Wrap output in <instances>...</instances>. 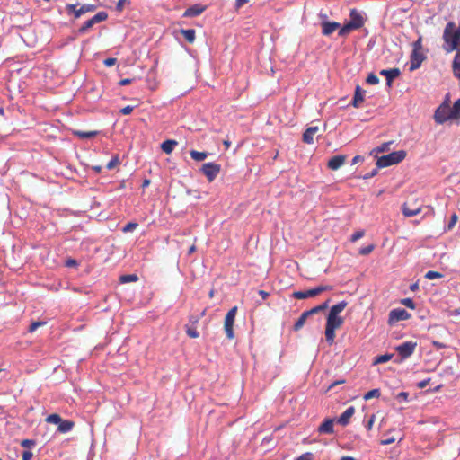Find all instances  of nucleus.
Here are the masks:
<instances>
[{
  "mask_svg": "<svg viewBox=\"0 0 460 460\" xmlns=\"http://www.w3.org/2000/svg\"><path fill=\"white\" fill-rule=\"evenodd\" d=\"M443 49L447 53L457 49L460 46V27L454 22H447L443 31Z\"/></svg>",
  "mask_w": 460,
  "mask_h": 460,
  "instance_id": "obj_1",
  "label": "nucleus"
},
{
  "mask_svg": "<svg viewBox=\"0 0 460 460\" xmlns=\"http://www.w3.org/2000/svg\"><path fill=\"white\" fill-rule=\"evenodd\" d=\"M406 157L404 150L394 151L379 157L376 161L377 168H384L393 164H399Z\"/></svg>",
  "mask_w": 460,
  "mask_h": 460,
  "instance_id": "obj_2",
  "label": "nucleus"
},
{
  "mask_svg": "<svg viewBox=\"0 0 460 460\" xmlns=\"http://www.w3.org/2000/svg\"><path fill=\"white\" fill-rule=\"evenodd\" d=\"M236 313H237V306H234L227 312V314L225 317L224 329H225L226 337L229 340H232L234 337V319L236 316Z\"/></svg>",
  "mask_w": 460,
  "mask_h": 460,
  "instance_id": "obj_3",
  "label": "nucleus"
},
{
  "mask_svg": "<svg viewBox=\"0 0 460 460\" xmlns=\"http://www.w3.org/2000/svg\"><path fill=\"white\" fill-rule=\"evenodd\" d=\"M220 170V164L212 162L204 164L200 168L201 172L207 177L209 182H212L217 178Z\"/></svg>",
  "mask_w": 460,
  "mask_h": 460,
  "instance_id": "obj_4",
  "label": "nucleus"
},
{
  "mask_svg": "<svg viewBox=\"0 0 460 460\" xmlns=\"http://www.w3.org/2000/svg\"><path fill=\"white\" fill-rule=\"evenodd\" d=\"M417 347V342L415 341H405L397 347H395V350L398 352L399 356L401 357L402 360H404L408 358H410L413 352L415 351Z\"/></svg>",
  "mask_w": 460,
  "mask_h": 460,
  "instance_id": "obj_5",
  "label": "nucleus"
},
{
  "mask_svg": "<svg viewBox=\"0 0 460 460\" xmlns=\"http://www.w3.org/2000/svg\"><path fill=\"white\" fill-rule=\"evenodd\" d=\"M434 119L438 124H443L447 120L453 119L449 106L446 103L441 104L435 111Z\"/></svg>",
  "mask_w": 460,
  "mask_h": 460,
  "instance_id": "obj_6",
  "label": "nucleus"
},
{
  "mask_svg": "<svg viewBox=\"0 0 460 460\" xmlns=\"http://www.w3.org/2000/svg\"><path fill=\"white\" fill-rule=\"evenodd\" d=\"M108 18V14L105 12H99L93 17L86 21L84 25L78 30L79 33L84 34L94 24L102 22Z\"/></svg>",
  "mask_w": 460,
  "mask_h": 460,
  "instance_id": "obj_7",
  "label": "nucleus"
},
{
  "mask_svg": "<svg viewBox=\"0 0 460 460\" xmlns=\"http://www.w3.org/2000/svg\"><path fill=\"white\" fill-rule=\"evenodd\" d=\"M96 9L94 4H84L80 8H77L76 4H69L66 5V10L68 13H73L75 19H78L81 15L93 12Z\"/></svg>",
  "mask_w": 460,
  "mask_h": 460,
  "instance_id": "obj_8",
  "label": "nucleus"
},
{
  "mask_svg": "<svg viewBox=\"0 0 460 460\" xmlns=\"http://www.w3.org/2000/svg\"><path fill=\"white\" fill-rule=\"evenodd\" d=\"M411 317V314L402 308L393 309L389 313L388 323L393 324L399 321L408 320Z\"/></svg>",
  "mask_w": 460,
  "mask_h": 460,
  "instance_id": "obj_9",
  "label": "nucleus"
},
{
  "mask_svg": "<svg viewBox=\"0 0 460 460\" xmlns=\"http://www.w3.org/2000/svg\"><path fill=\"white\" fill-rule=\"evenodd\" d=\"M349 18L350 20L348 23L351 25V28L353 30H358L363 27L365 23V19L358 11H357L356 9H351L349 13Z\"/></svg>",
  "mask_w": 460,
  "mask_h": 460,
  "instance_id": "obj_10",
  "label": "nucleus"
},
{
  "mask_svg": "<svg viewBox=\"0 0 460 460\" xmlns=\"http://www.w3.org/2000/svg\"><path fill=\"white\" fill-rule=\"evenodd\" d=\"M346 158L343 155H334L328 161L327 166L331 170H338L345 164Z\"/></svg>",
  "mask_w": 460,
  "mask_h": 460,
  "instance_id": "obj_11",
  "label": "nucleus"
},
{
  "mask_svg": "<svg viewBox=\"0 0 460 460\" xmlns=\"http://www.w3.org/2000/svg\"><path fill=\"white\" fill-rule=\"evenodd\" d=\"M401 72L399 68L384 69L381 70L380 75L385 76L386 84L388 86L392 85L394 79L400 75Z\"/></svg>",
  "mask_w": 460,
  "mask_h": 460,
  "instance_id": "obj_12",
  "label": "nucleus"
},
{
  "mask_svg": "<svg viewBox=\"0 0 460 460\" xmlns=\"http://www.w3.org/2000/svg\"><path fill=\"white\" fill-rule=\"evenodd\" d=\"M334 420L332 419H326L319 427L318 432L321 434H332L334 433Z\"/></svg>",
  "mask_w": 460,
  "mask_h": 460,
  "instance_id": "obj_13",
  "label": "nucleus"
},
{
  "mask_svg": "<svg viewBox=\"0 0 460 460\" xmlns=\"http://www.w3.org/2000/svg\"><path fill=\"white\" fill-rule=\"evenodd\" d=\"M341 24L336 22H323L322 23L323 34L325 36L331 35L334 31L339 29Z\"/></svg>",
  "mask_w": 460,
  "mask_h": 460,
  "instance_id": "obj_14",
  "label": "nucleus"
},
{
  "mask_svg": "<svg viewBox=\"0 0 460 460\" xmlns=\"http://www.w3.org/2000/svg\"><path fill=\"white\" fill-rule=\"evenodd\" d=\"M205 9H206L205 6H202L201 4H194L185 10L183 16L184 17H195V16L201 14L205 11Z\"/></svg>",
  "mask_w": 460,
  "mask_h": 460,
  "instance_id": "obj_15",
  "label": "nucleus"
},
{
  "mask_svg": "<svg viewBox=\"0 0 460 460\" xmlns=\"http://www.w3.org/2000/svg\"><path fill=\"white\" fill-rule=\"evenodd\" d=\"M355 413V408L353 406H350L345 410V411L339 417L338 423H340L342 426H346L349 422V419L353 416Z\"/></svg>",
  "mask_w": 460,
  "mask_h": 460,
  "instance_id": "obj_16",
  "label": "nucleus"
},
{
  "mask_svg": "<svg viewBox=\"0 0 460 460\" xmlns=\"http://www.w3.org/2000/svg\"><path fill=\"white\" fill-rule=\"evenodd\" d=\"M364 95L365 91L359 85H357L351 104L355 108H358L360 104L364 102Z\"/></svg>",
  "mask_w": 460,
  "mask_h": 460,
  "instance_id": "obj_17",
  "label": "nucleus"
},
{
  "mask_svg": "<svg viewBox=\"0 0 460 460\" xmlns=\"http://www.w3.org/2000/svg\"><path fill=\"white\" fill-rule=\"evenodd\" d=\"M318 130L319 128L317 126L309 127L303 134V141L306 144H312Z\"/></svg>",
  "mask_w": 460,
  "mask_h": 460,
  "instance_id": "obj_18",
  "label": "nucleus"
},
{
  "mask_svg": "<svg viewBox=\"0 0 460 460\" xmlns=\"http://www.w3.org/2000/svg\"><path fill=\"white\" fill-rule=\"evenodd\" d=\"M343 324V319L339 314H328L326 325L340 328Z\"/></svg>",
  "mask_w": 460,
  "mask_h": 460,
  "instance_id": "obj_19",
  "label": "nucleus"
},
{
  "mask_svg": "<svg viewBox=\"0 0 460 460\" xmlns=\"http://www.w3.org/2000/svg\"><path fill=\"white\" fill-rule=\"evenodd\" d=\"M75 426V422L69 420H61L58 427V431L60 433L69 432Z\"/></svg>",
  "mask_w": 460,
  "mask_h": 460,
  "instance_id": "obj_20",
  "label": "nucleus"
},
{
  "mask_svg": "<svg viewBox=\"0 0 460 460\" xmlns=\"http://www.w3.org/2000/svg\"><path fill=\"white\" fill-rule=\"evenodd\" d=\"M402 214L405 217H413V216H416V215L420 214L421 212V208L420 207H417V208H411L409 207L408 203H404L402 205Z\"/></svg>",
  "mask_w": 460,
  "mask_h": 460,
  "instance_id": "obj_21",
  "label": "nucleus"
},
{
  "mask_svg": "<svg viewBox=\"0 0 460 460\" xmlns=\"http://www.w3.org/2000/svg\"><path fill=\"white\" fill-rule=\"evenodd\" d=\"M178 145L176 140L168 139L161 144V149L167 155L171 154L174 147Z\"/></svg>",
  "mask_w": 460,
  "mask_h": 460,
  "instance_id": "obj_22",
  "label": "nucleus"
},
{
  "mask_svg": "<svg viewBox=\"0 0 460 460\" xmlns=\"http://www.w3.org/2000/svg\"><path fill=\"white\" fill-rule=\"evenodd\" d=\"M453 73L456 77L460 79V49H457V52L455 56L452 64Z\"/></svg>",
  "mask_w": 460,
  "mask_h": 460,
  "instance_id": "obj_23",
  "label": "nucleus"
},
{
  "mask_svg": "<svg viewBox=\"0 0 460 460\" xmlns=\"http://www.w3.org/2000/svg\"><path fill=\"white\" fill-rule=\"evenodd\" d=\"M315 296L316 295H315L314 288L306 290V291H296L293 293V296L296 299H305V298L313 297Z\"/></svg>",
  "mask_w": 460,
  "mask_h": 460,
  "instance_id": "obj_24",
  "label": "nucleus"
},
{
  "mask_svg": "<svg viewBox=\"0 0 460 460\" xmlns=\"http://www.w3.org/2000/svg\"><path fill=\"white\" fill-rule=\"evenodd\" d=\"M336 329H337L336 327H332V326H329V325L325 326V338H326V341L329 343V345H332L334 343Z\"/></svg>",
  "mask_w": 460,
  "mask_h": 460,
  "instance_id": "obj_25",
  "label": "nucleus"
},
{
  "mask_svg": "<svg viewBox=\"0 0 460 460\" xmlns=\"http://www.w3.org/2000/svg\"><path fill=\"white\" fill-rule=\"evenodd\" d=\"M74 135L78 137L81 139L92 138L97 136L98 131H83V130H75Z\"/></svg>",
  "mask_w": 460,
  "mask_h": 460,
  "instance_id": "obj_26",
  "label": "nucleus"
},
{
  "mask_svg": "<svg viewBox=\"0 0 460 460\" xmlns=\"http://www.w3.org/2000/svg\"><path fill=\"white\" fill-rule=\"evenodd\" d=\"M449 111L453 119H460V99L454 102L452 108L449 107Z\"/></svg>",
  "mask_w": 460,
  "mask_h": 460,
  "instance_id": "obj_27",
  "label": "nucleus"
},
{
  "mask_svg": "<svg viewBox=\"0 0 460 460\" xmlns=\"http://www.w3.org/2000/svg\"><path fill=\"white\" fill-rule=\"evenodd\" d=\"M181 33L183 35L185 40L189 43H192L195 40L196 31L193 29H182L181 30Z\"/></svg>",
  "mask_w": 460,
  "mask_h": 460,
  "instance_id": "obj_28",
  "label": "nucleus"
},
{
  "mask_svg": "<svg viewBox=\"0 0 460 460\" xmlns=\"http://www.w3.org/2000/svg\"><path fill=\"white\" fill-rule=\"evenodd\" d=\"M411 58H412V61H411L410 69L412 71V70L419 68V66H420V63L424 59V57L421 53H420V51H418L417 57H413L411 55Z\"/></svg>",
  "mask_w": 460,
  "mask_h": 460,
  "instance_id": "obj_29",
  "label": "nucleus"
},
{
  "mask_svg": "<svg viewBox=\"0 0 460 460\" xmlns=\"http://www.w3.org/2000/svg\"><path fill=\"white\" fill-rule=\"evenodd\" d=\"M348 303L346 301H341L340 303L332 305L330 309L331 314H339L341 313L347 306Z\"/></svg>",
  "mask_w": 460,
  "mask_h": 460,
  "instance_id": "obj_30",
  "label": "nucleus"
},
{
  "mask_svg": "<svg viewBox=\"0 0 460 460\" xmlns=\"http://www.w3.org/2000/svg\"><path fill=\"white\" fill-rule=\"evenodd\" d=\"M190 155L193 160L198 161V162H201L208 157L207 152H199V151H196V150H191L190 152Z\"/></svg>",
  "mask_w": 460,
  "mask_h": 460,
  "instance_id": "obj_31",
  "label": "nucleus"
},
{
  "mask_svg": "<svg viewBox=\"0 0 460 460\" xmlns=\"http://www.w3.org/2000/svg\"><path fill=\"white\" fill-rule=\"evenodd\" d=\"M309 316L306 314L305 312L302 313L300 317L297 319V321L294 324V331H296V332L299 331L305 325L306 319Z\"/></svg>",
  "mask_w": 460,
  "mask_h": 460,
  "instance_id": "obj_32",
  "label": "nucleus"
},
{
  "mask_svg": "<svg viewBox=\"0 0 460 460\" xmlns=\"http://www.w3.org/2000/svg\"><path fill=\"white\" fill-rule=\"evenodd\" d=\"M138 280V277L136 274L121 275L119 277L120 283L136 282Z\"/></svg>",
  "mask_w": 460,
  "mask_h": 460,
  "instance_id": "obj_33",
  "label": "nucleus"
},
{
  "mask_svg": "<svg viewBox=\"0 0 460 460\" xmlns=\"http://www.w3.org/2000/svg\"><path fill=\"white\" fill-rule=\"evenodd\" d=\"M381 395V392L379 389H372L364 394L363 398L365 401L370 400L372 398H379Z\"/></svg>",
  "mask_w": 460,
  "mask_h": 460,
  "instance_id": "obj_34",
  "label": "nucleus"
},
{
  "mask_svg": "<svg viewBox=\"0 0 460 460\" xmlns=\"http://www.w3.org/2000/svg\"><path fill=\"white\" fill-rule=\"evenodd\" d=\"M392 354H384L375 358L374 364H383L389 361L392 358Z\"/></svg>",
  "mask_w": 460,
  "mask_h": 460,
  "instance_id": "obj_35",
  "label": "nucleus"
},
{
  "mask_svg": "<svg viewBox=\"0 0 460 460\" xmlns=\"http://www.w3.org/2000/svg\"><path fill=\"white\" fill-rule=\"evenodd\" d=\"M120 164V160L118 155L112 156L111 161L106 164L108 170H112Z\"/></svg>",
  "mask_w": 460,
  "mask_h": 460,
  "instance_id": "obj_36",
  "label": "nucleus"
},
{
  "mask_svg": "<svg viewBox=\"0 0 460 460\" xmlns=\"http://www.w3.org/2000/svg\"><path fill=\"white\" fill-rule=\"evenodd\" d=\"M352 31H354L352 28H351V25H349L348 22L346 24H344L342 27H340V31H339V36L341 37H345L347 36L348 34H349Z\"/></svg>",
  "mask_w": 460,
  "mask_h": 460,
  "instance_id": "obj_37",
  "label": "nucleus"
},
{
  "mask_svg": "<svg viewBox=\"0 0 460 460\" xmlns=\"http://www.w3.org/2000/svg\"><path fill=\"white\" fill-rule=\"evenodd\" d=\"M61 420H62V418L60 417V415H58L57 413L50 414L46 418V421L48 423H52V424H57V425H59V422L61 421Z\"/></svg>",
  "mask_w": 460,
  "mask_h": 460,
  "instance_id": "obj_38",
  "label": "nucleus"
},
{
  "mask_svg": "<svg viewBox=\"0 0 460 460\" xmlns=\"http://www.w3.org/2000/svg\"><path fill=\"white\" fill-rule=\"evenodd\" d=\"M46 324V322H43V321H37V322H32L29 328H28V332H35L39 327H41V326H44Z\"/></svg>",
  "mask_w": 460,
  "mask_h": 460,
  "instance_id": "obj_39",
  "label": "nucleus"
},
{
  "mask_svg": "<svg viewBox=\"0 0 460 460\" xmlns=\"http://www.w3.org/2000/svg\"><path fill=\"white\" fill-rule=\"evenodd\" d=\"M315 295L318 296L322 292L332 290V287L329 285H321L314 288Z\"/></svg>",
  "mask_w": 460,
  "mask_h": 460,
  "instance_id": "obj_40",
  "label": "nucleus"
},
{
  "mask_svg": "<svg viewBox=\"0 0 460 460\" xmlns=\"http://www.w3.org/2000/svg\"><path fill=\"white\" fill-rule=\"evenodd\" d=\"M315 295L318 296L322 292L332 290V287L329 285H321L314 288Z\"/></svg>",
  "mask_w": 460,
  "mask_h": 460,
  "instance_id": "obj_41",
  "label": "nucleus"
},
{
  "mask_svg": "<svg viewBox=\"0 0 460 460\" xmlns=\"http://www.w3.org/2000/svg\"><path fill=\"white\" fill-rule=\"evenodd\" d=\"M442 277H443V275L440 272L434 271V270H429L425 274V278L428 279H439Z\"/></svg>",
  "mask_w": 460,
  "mask_h": 460,
  "instance_id": "obj_42",
  "label": "nucleus"
},
{
  "mask_svg": "<svg viewBox=\"0 0 460 460\" xmlns=\"http://www.w3.org/2000/svg\"><path fill=\"white\" fill-rule=\"evenodd\" d=\"M137 226H138L137 223L128 222V224H126L124 226V227L122 228V231L124 233L131 232V231L135 230L137 227Z\"/></svg>",
  "mask_w": 460,
  "mask_h": 460,
  "instance_id": "obj_43",
  "label": "nucleus"
},
{
  "mask_svg": "<svg viewBox=\"0 0 460 460\" xmlns=\"http://www.w3.org/2000/svg\"><path fill=\"white\" fill-rule=\"evenodd\" d=\"M422 48L421 45V37H420L414 43H413V52L412 56L417 57L418 51H420Z\"/></svg>",
  "mask_w": 460,
  "mask_h": 460,
  "instance_id": "obj_44",
  "label": "nucleus"
},
{
  "mask_svg": "<svg viewBox=\"0 0 460 460\" xmlns=\"http://www.w3.org/2000/svg\"><path fill=\"white\" fill-rule=\"evenodd\" d=\"M375 249V245L374 244H369L366 247H363L359 250L358 253L360 255H368L369 253H371L373 252V250Z\"/></svg>",
  "mask_w": 460,
  "mask_h": 460,
  "instance_id": "obj_45",
  "label": "nucleus"
},
{
  "mask_svg": "<svg viewBox=\"0 0 460 460\" xmlns=\"http://www.w3.org/2000/svg\"><path fill=\"white\" fill-rule=\"evenodd\" d=\"M366 82L369 84H377L379 78L375 74L371 73L367 75Z\"/></svg>",
  "mask_w": 460,
  "mask_h": 460,
  "instance_id": "obj_46",
  "label": "nucleus"
},
{
  "mask_svg": "<svg viewBox=\"0 0 460 460\" xmlns=\"http://www.w3.org/2000/svg\"><path fill=\"white\" fill-rule=\"evenodd\" d=\"M186 333L190 338H198V337H199V332L195 328H192V327H189L188 326L186 328Z\"/></svg>",
  "mask_w": 460,
  "mask_h": 460,
  "instance_id": "obj_47",
  "label": "nucleus"
},
{
  "mask_svg": "<svg viewBox=\"0 0 460 460\" xmlns=\"http://www.w3.org/2000/svg\"><path fill=\"white\" fill-rule=\"evenodd\" d=\"M458 221V216L454 213L451 217H450V221L447 225V230H452L454 228V226H456V222Z\"/></svg>",
  "mask_w": 460,
  "mask_h": 460,
  "instance_id": "obj_48",
  "label": "nucleus"
},
{
  "mask_svg": "<svg viewBox=\"0 0 460 460\" xmlns=\"http://www.w3.org/2000/svg\"><path fill=\"white\" fill-rule=\"evenodd\" d=\"M36 445V441L32 439H23L21 442V446L25 448H30L31 447H34Z\"/></svg>",
  "mask_w": 460,
  "mask_h": 460,
  "instance_id": "obj_49",
  "label": "nucleus"
},
{
  "mask_svg": "<svg viewBox=\"0 0 460 460\" xmlns=\"http://www.w3.org/2000/svg\"><path fill=\"white\" fill-rule=\"evenodd\" d=\"M364 234H365V232H364V231H362V230H361V231H357V232H355V233L351 235V237H350V241H351L352 243H354V242L358 241V239L362 238V237L364 236Z\"/></svg>",
  "mask_w": 460,
  "mask_h": 460,
  "instance_id": "obj_50",
  "label": "nucleus"
},
{
  "mask_svg": "<svg viewBox=\"0 0 460 460\" xmlns=\"http://www.w3.org/2000/svg\"><path fill=\"white\" fill-rule=\"evenodd\" d=\"M402 304L405 306H407L408 308H411V309H414L415 308V304L413 302V300L411 298H404L402 300Z\"/></svg>",
  "mask_w": 460,
  "mask_h": 460,
  "instance_id": "obj_51",
  "label": "nucleus"
},
{
  "mask_svg": "<svg viewBox=\"0 0 460 460\" xmlns=\"http://www.w3.org/2000/svg\"><path fill=\"white\" fill-rule=\"evenodd\" d=\"M296 460H314V455L311 452H306L302 454Z\"/></svg>",
  "mask_w": 460,
  "mask_h": 460,
  "instance_id": "obj_52",
  "label": "nucleus"
},
{
  "mask_svg": "<svg viewBox=\"0 0 460 460\" xmlns=\"http://www.w3.org/2000/svg\"><path fill=\"white\" fill-rule=\"evenodd\" d=\"M116 63L117 59L114 58H109L103 61L104 66L108 67L114 66Z\"/></svg>",
  "mask_w": 460,
  "mask_h": 460,
  "instance_id": "obj_53",
  "label": "nucleus"
},
{
  "mask_svg": "<svg viewBox=\"0 0 460 460\" xmlns=\"http://www.w3.org/2000/svg\"><path fill=\"white\" fill-rule=\"evenodd\" d=\"M132 111H133V107H132V106L128 105V106H126V107L122 108V109L119 111V112H120L121 114H123V115H128V114H130V113L132 112Z\"/></svg>",
  "mask_w": 460,
  "mask_h": 460,
  "instance_id": "obj_54",
  "label": "nucleus"
},
{
  "mask_svg": "<svg viewBox=\"0 0 460 460\" xmlns=\"http://www.w3.org/2000/svg\"><path fill=\"white\" fill-rule=\"evenodd\" d=\"M378 169H379V168H377V167H376V168H375V169H374V170H372L370 172H368V173L365 174L364 176H362V178H363V179H369V178H371V177H374V176L377 173Z\"/></svg>",
  "mask_w": 460,
  "mask_h": 460,
  "instance_id": "obj_55",
  "label": "nucleus"
},
{
  "mask_svg": "<svg viewBox=\"0 0 460 460\" xmlns=\"http://www.w3.org/2000/svg\"><path fill=\"white\" fill-rule=\"evenodd\" d=\"M375 418H376V416L373 414V415L369 418V420H367V425H366V428H367V430H370V429H372L373 424H374V421H375Z\"/></svg>",
  "mask_w": 460,
  "mask_h": 460,
  "instance_id": "obj_56",
  "label": "nucleus"
},
{
  "mask_svg": "<svg viewBox=\"0 0 460 460\" xmlns=\"http://www.w3.org/2000/svg\"><path fill=\"white\" fill-rule=\"evenodd\" d=\"M32 456H33L32 452H31V451H24L22 453V460H31Z\"/></svg>",
  "mask_w": 460,
  "mask_h": 460,
  "instance_id": "obj_57",
  "label": "nucleus"
},
{
  "mask_svg": "<svg viewBox=\"0 0 460 460\" xmlns=\"http://www.w3.org/2000/svg\"><path fill=\"white\" fill-rule=\"evenodd\" d=\"M409 394L407 392H400L397 394V399L407 401Z\"/></svg>",
  "mask_w": 460,
  "mask_h": 460,
  "instance_id": "obj_58",
  "label": "nucleus"
},
{
  "mask_svg": "<svg viewBox=\"0 0 460 460\" xmlns=\"http://www.w3.org/2000/svg\"><path fill=\"white\" fill-rule=\"evenodd\" d=\"M344 383H345V379H341V380L335 381L329 385L327 390L329 391V390L332 389L333 387H335L336 385H341Z\"/></svg>",
  "mask_w": 460,
  "mask_h": 460,
  "instance_id": "obj_59",
  "label": "nucleus"
},
{
  "mask_svg": "<svg viewBox=\"0 0 460 460\" xmlns=\"http://www.w3.org/2000/svg\"><path fill=\"white\" fill-rule=\"evenodd\" d=\"M429 382H430L429 378L424 379L418 384V387L422 389V388L426 387L429 384Z\"/></svg>",
  "mask_w": 460,
  "mask_h": 460,
  "instance_id": "obj_60",
  "label": "nucleus"
},
{
  "mask_svg": "<svg viewBox=\"0 0 460 460\" xmlns=\"http://www.w3.org/2000/svg\"><path fill=\"white\" fill-rule=\"evenodd\" d=\"M248 0H235V8L240 9L242 6H243Z\"/></svg>",
  "mask_w": 460,
  "mask_h": 460,
  "instance_id": "obj_61",
  "label": "nucleus"
},
{
  "mask_svg": "<svg viewBox=\"0 0 460 460\" xmlns=\"http://www.w3.org/2000/svg\"><path fill=\"white\" fill-rule=\"evenodd\" d=\"M133 81V79H130V78H125V79H122L119 82V85H128L129 84H131Z\"/></svg>",
  "mask_w": 460,
  "mask_h": 460,
  "instance_id": "obj_62",
  "label": "nucleus"
},
{
  "mask_svg": "<svg viewBox=\"0 0 460 460\" xmlns=\"http://www.w3.org/2000/svg\"><path fill=\"white\" fill-rule=\"evenodd\" d=\"M308 316L319 313L318 308L315 306L308 311H305Z\"/></svg>",
  "mask_w": 460,
  "mask_h": 460,
  "instance_id": "obj_63",
  "label": "nucleus"
},
{
  "mask_svg": "<svg viewBox=\"0 0 460 460\" xmlns=\"http://www.w3.org/2000/svg\"><path fill=\"white\" fill-rule=\"evenodd\" d=\"M259 295L262 297V299H267L270 294L265 290H259Z\"/></svg>",
  "mask_w": 460,
  "mask_h": 460,
  "instance_id": "obj_64",
  "label": "nucleus"
}]
</instances>
